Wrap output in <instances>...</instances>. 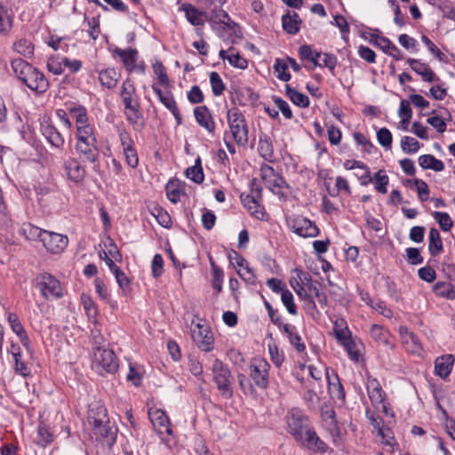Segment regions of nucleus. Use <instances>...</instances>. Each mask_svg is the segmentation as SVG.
Returning <instances> with one entry per match:
<instances>
[{"label":"nucleus","instance_id":"f257e3e1","mask_svg":"<svg viewBox=\"0 0 455 455\" xmlns=\"http://www.w3.org/2000/svg\"><path fill=\"white\" fill-rule=\"evenodd\" d=\"M12 68L17 77L36 93L45 92L49 83L44 75L22 59L12 61Z\"/></svg>","mask_w":455,"mask_h":455},{"label":"nucleus","instance_id":"f03ea898","mask_svg":"<svg viewBox=\"0 0 455 455\" xmlns=\"http://www.w3.org/2000/svg\"><path fill=\"white\" fill-rule=\"evenodd\" d=\"M100 413H102V418H95L90 415L88 421L92 426V434L96 440L111 447L116 443L117 427L110 422L105 409H100Z\"/></svg>","mask_w":455,"mask_h":455},{"label":"nucleus","instance_id":"7ed1b4c3","mask_svg":"<svg viewBox=\"0 0 455 455\" xmlns=\"http://www.w3.org/2000/svg\"><path fill=\"white\" fill-rule=\"evenodd\" d=\"M228 123L235 143L245 147L248 143V126L243 115L237 108L228 111Z\"/></svg>","mask_w":455,"mask_h":455},{"label":"nucleus","instance_id":"20e7f679","mask_svg":"<svg viewBox=\"0 0 455 455\" xmlns=\"http://www.w3.org/2000/svg\"><path fill=\"white\" fill-rule=\"evenodd\" d=\"M213 375V381L216 383L218 390L221 395L227 399L233 396L232 386V374L228 367L224 364L220 359H215L212 366Z\"/></svg>","mask_w":455,"mask_h":455},{"label":"nucleus","instance_id":"39448f33","mask_svg":"<svg viewBox=\"0 0 455 455\" xmlns=\"http://www.w3.org/2000/svg\"><path fill=\"white\" fill-rule=\"evenodd\" d=\"M136 89L132 80L127 78L122 84L121 99L126 111V117L132 123H136L140 117V104L134 99Z\"/></svg>","mask_w":455,"mask_h":455},{"label":"nucleus","instance_id":"423d86ee","mask_svg":"<svg viewBox=\"0 0 455 455\" xmlns=\"http://www.w3.org/2000/svg\"><path fill=\"white\" fill-rule=\"evenodd\" d=\"M36 287L46 299H60L63 295L60 281L49 273L40 274L36 278Z\"/></svg>","mask_w":455,"mask_h":455},{"label":"nucleus","instance_id":"0eeeda50","mask_svg":"<svg viewBox=\"0 0 455 455\" xmlns=\"http://www.w3.org/2000/svg\"><path fill=\"white\" fill-rule=\"evenodd\" d=\"M260 176L265 187L274 194L280 195V189L287 187L283 178L275 172V169L270 165L264 164L260 167Z\"/></svg>","mask_w":455,"mask_h":455},{"label":"nucleus","instance_id":"6e6552de","mask_svg":"<svg viewBox=\"0 0 455 455\" xmlns=\"http://www.w3.org/2000/svg\"><path fill=\"white\" fill-rule=\"evenodd\" d=\"M289 433L298 440H302V435L311 427L307 417L299 411H292L287 419Z\"/></svg>","mask_w":455,"mask_h":455},{"label":"nucleus","instance_id":"1a4fd4ad","mask_svg":"<svg viewBox=\"0 0 455 455\" xmlns=\"http://www.w3.org/2000/svg\"><path fill=\"white\" fill-rule=\"evenodd\" d=\"M191 335L194 342L201 350L210 352L213 349L214 339L207 326L196 323L191 331Z\"/></svg>","mask_w":455,"mask_h":455},{"label":"nucleus","instance_id":"9d476101","mask_svg":"<svg viewBox=\"0 0 455 455\" xmlns=\"http://www.w3.org/2000/svg\"><path fill=\"white\" fill-rule=\"evenodd\" d=\"M269 367L268 363L262 358L254 359L251 363L250 377L259 387H267Z\"/></svg>","mask_w":455,"mask_h":455},{"label":"nucleus","instance_id":"9b49d317","mask_svg":"<svg viewBox=\"0 0 455 455\" xmlns=\"http://www.w3.org/2000/svg\"><path fill=\"white\" fill-rule=\"evenodd\" d=\"M94 358L96 363L108 372L113 373L118 369V360L112 349L99 347L94 352Z\"/></svg>","mask_w":455,"mask_h":455},{"label":"nucleus","instance_id":"f8f14e48","mask_svg":"<svg viewBox=\"0 0 455 455\" xmlns=\"http://www.w3.org/2000/svg\"><path fill=\"white\" fill-rule=\"evenodd\" d=\"M290 226L297 235L302 237H315L319 233L316 225L302 216L291 220Z\"/></svg>","mask_w":455,"mask_h":455},{"label":"nucleus","instance_id":"ddd939ff","mask_svg":"<svg viewBox=\"0 0 455 455\" xmlns=\"http://www.w3.org/2000/svg\"><path fill=\"white\" fill-rule=\"evenodd\" d=\"M148 417L155 430L159 435L172 434L171 423L165 411L151 408L148 410Z\"/></svg>","mask_w":455,"mask_h":455},{"label":"nucleus","instance_id":"4468645a","mask_svg":"<svg viewBox=\"0 0 455 455\" xmlns=\"http://www.w3.org/2000/svg\"><path fill=\"white\" fill-rule=\"evenodd\" d=\"M68 243V236L50 231H47L43 238L44 246L52 253L61 252L67 247Z\"/></svg>","mask_w":455,"mask_h":455},{"label":"nucleus","instance_id":"2eb2a0df","mask_svg":"<svg viewBox=\"0 0 455 455\" xmlns=\"http://www.w3.org/2000/svg\"><path fill=\"white\" fill-rule=\"evenodd\" d=\"M298 443L314 452L323 453L328 449L327 444L316 435L312 427L302 435V440H298Z\"/></svg>","mask_w":455,"mask_h":455},{"label":"nucleus","instance_id":"dca6fc26","mask_svg":"<svg viewBox=\"0 0 455 455\" xmlns=\"http://www.w3.org/2000/svg\"><path fill=\"white\" fill-rule=\"evenodd\" d=\"M298 271V277L301 281V283L307 288L310 292H313L315 297L317 299L318 303L325 307L328 304V297L327 295L321 291L319 289V283L317 282H314L312 280L311 275L308 273H304L301 270Z\"/></svg>","mask_w":455,"mask_h":455},{"label":"nucleus","instance_id":"f3484780","mask_svg":"<svg viewBox=\"0 0 455 455\" xmlns=\"http://www.w3.org/2000/svg\"><path fill=\"white\" fill-rule=\"evenodd\" d=\"M64 168L68 178L78 183L82 181L85 176V169L76 158H68L64 163Z\"/></svg>","mask_w":455,"mask_h":455},{"label":"nucleus","instance_id":"a211bd4d","mask_svg":"<svg viewBox=\"0 0 455 455\" xmlns=\"http://www.w3.org/2000/svg\"><path fill=\"white\" fill-rule=\"evenodd\" d=\"M152 89L155 92V93L158 96L160 101L164 105V107L172 113L177 123L180 124L181 115L179 111V108L176 105V101L172 94L170 92L164 93L162 90L159 89L156 84L152 85Z\"/></svg>","mask_w":455,"mask_h":455},{"label":"nucleus","instance_id":"6ab92c4d","mask_svg":"<svg viewBox=\"0 0 455 455\" xmlns=\"http://www.w3.org/2000/svg\"><path fill=\"white\" fill-rule=\"evenodd\" d=\"M407 62L410 64L411 69L421 76L423 81L432 83L439 79L429 66L421 62L419 60L410 58L407 60Z\"/></svg>","mask_w":455,"mask_h":455},{"label":"nucleus","instance_id":"aec40b11","mask_svg":"<svg viewBox=\"0 0 455 455\" xmlns=\"http://www.w3.org/2000/svg\"><path fill=\"white\" fill-rule=\"evenodd\" d=\"M196 122L209 132L212 133L215 130V124L212 114L206 106L196 107L194 110Z\"/></svg>","mask_w":455,"mask_h":455},{"label":"nucleus","instance_id":"412c9836","mask_svg":"<svg viewBox=\"0 0 455 455\" xmlns=\"http://www.w3.org/2000/svg\"><path fill=\"white\" fill-rule=\"evenodd\" d=\"M120 140L127 164L132 168H136L139 164V158L136 150L131 146V138L127 133L123 132L120 134Z\"/></svg>","mask_w":455,"mask_h":455},{"label":"nucleus","instance_id":"4be33fe9","mask_svg":"<svg viewBox=\"0 0 455 455\" xmlns=\"http://www.w3.org/2000/svg\"><path fill=\"white\" fill-rule=\"evenodd\" d=\"M76 149L83 161L94 163L98 157V148L96 142H76Z\"/></svg>","mask_w":455,"mask_h":455},{"label":"nucleus","instance_id":"5701e85b","mask_svg":"<svg viewBox=\"0 0 455 455\" xmlns=\"http://www.w3.org/2000/svg\"><path fill=\"white\" fill-rule=\"evenodd\" d=\"M454 357L452 355H443L435 359V372L442 379L447 378L452 369Z\"/></svg>","mask_w":455,"mask_h":455},{"label":"nucleus","instance_id":"b1692460","mask_svg":"<svg viewBox=\"0 0 455 455\" xmlns=\"http://www.w3.org/2000/svg\"><path fill=\"white\" fill-rule=\"evenodd\" d=\"M180 9L185 12L186 18L188 22L194 26H203L207 19V14L204 12H200L194 5L190 4H184Z\"/></svg>","mask_w":455,"mask_h":455},{"label":"nucleus","instance_id":"393cba45","mask_svg":"<svg viewBox=\"0 0 455 455\" xmlns=\"http://www.w3.org/2000/svg\"><path fill=\"white\" fill-rule=\"evenodd\" d=\"M301 22L299 14L295 12H288L282 17L283 28L290 35H295L299 31Z\"/></svg>","mask_w":455,"mask_h":455},{"label":"nucleus","instance_id":"a878e982","mask_svg":"<svg viewBox=\"0 0 455 455\" xmlns=\"http://www.w3.org/2000/svg\"><path fill=\"white\" fill-rule=\"evenodd\" d=\"M207 20L212 24H222L228 29H233L237 26L235 21L231 20L228 12L221 9H213L209 17H207Z\"/></svg>","mask_w":455,"mask_h":455},{"label":"nucleus","instance_id":"bb28decb","mask_svg":"<svg viewBox=\"0 0 455 455\" xmlns=\"http://www.w3.org/2000/svg\"><path fill=\"white\" fill-rule=\"evenodd\" d=\"M374 45L379 46L384 52L391 55L396 60L403 59L400 50L387 37L375 36Z\"/></svg>","mask_w":455,"mask_h":455},{"label":"nucleus","instance_id":"cd10ccee","mask_svg":"<svg viewBox=\"0 0 455 455\" xmlns=\"http://www.w3.org/2000/svg\"><path fill=\"white\" fill-rule=\"evenodd\" d=\"M41 131L43 135L52 146L60 148L63 145L64 140L62 136L52 124L47 123L42 124Z\"/></svg>","mask_w":455,"mask_h":455},{"label":"nucleus","instance_id":"c85d7f7f","mask_svg":"<svg viewBox=\"0 0 455 455\" xmlns=\"http://www.w3.org/2000/svg\"><path fill=\"white\" fill-rule=\"evenodd\" d=\"M400 334L402 336V339L403 344L407 345V349L413 354H418L421 350V344L419 341L418 337L413 333L409 331L406 327H400Z\"/></svg>","mask_w":455,"mask_h":455},{"label":"nucleus","instance_id":"c756f323","mask_svg":"<svg viewBox=\"0 0 455 455\" xmlns=\"http://www.w3.org/2000/svg\"><path fill=\"white\" fill-rule=\"evenodd\" d=\"M326 414H329V418L324 419L325 428L332 436L334 444L339 446L340 444V430L335 419V412L333 410H327Z\"/></svg>","mask_w":455,"mask_h":455},{"label":"nucleus","instance_id":"7c9ffc66","mask_svg":"<svg viewBox=\"0 0 455 455\" xmlns=\"http://www.w3.org/2000/svg\"><path fill=\"white\" fill-rule=\"evenodd\" d=\"M367 390L369 398L373 406L383 403L385 401V393L376 379H372L368 382Z\"/></svg>","mask_w":455,"mask_h":455},{"label":"nucleus","instance_id":"2f4dec72","mask_svg":"<svg viewBox=\"0 0 455 455\" xmlns=\"http://www.w3.org/2000/svg\"><path fill=\"white\" fill-rule=\"evenodd\" d=\"M428 251L431 256L435 257L443 251V244L439 231L435 228L429 230Z\"/></svg>","mask_w":455,"mask_h":455},{"label":"nucleus","instance_id":"473e14b6","mask_svg":"<svg viewBox=\"0 0 455 455\" xmlns=\"http://www.w3.org/2000/svg\"><path fill=\"white\" fill-rule=\"evenodd\" d=\"M259 155L267 161L271 162L274 157V148L271 138L265 133L259 135Z\"/></svg>","mask_w":455,"mask_h":455},{"label":"nucleus","instance_id":"72a5a7b5","mask_svg":"<svg viewBox=\"0 0 455 455\" xmlns=\"http://www.w3.org/2000/svg\"><path fill=\"white\" fill-rule=\"evenodd\" d=\"M283 331L286 334L290 343L299 351L303 352L306 348L301 341V337L296 332V327L288 323L282 325Z\"/></svg>","mask_w":455,"mask_h":455},{"label":"nucleus","instance_id":"f704fd0d","mask_svg":"<svg viewBox=\"0 0 455 455\" xmlns=\"http://www.w3.org/2000/svg\"><path fill=\"white\" fill-rule=\"evenodd\" d=\"M114 52L121 57L123 63L127 69L132 71L134 68L137 60L138 51L136 49L128 48L125 50L116 48Z\"/></svg>","mask_w":455,"mask_h":455},{"label":"nucleus","instance_id":"c9c22d12","mask_svg":"<svg viewBox=\"0 0 455 455\" xmlns=\"http://www.w3.org/2000/svg\"><path fill=\"white\" fill-rule=\"evenodd\" d=\"M241 199L244 206L248 208L252 215L259 220L264 218L265 212L259 204V201L261 200L260 198H258L254 195H247L245 197L241 196Z\"/></svg>","mask_w":455,"mask_h":455},{"label":"nucleus","instance_id":"e433bc0d","mask_svg":"<svg viewBox=\"0 0 455 455\" xmlns=\"http://www.w3.org/2000/svg\"><path fill=\"white\" fill-rule=\"evenodd\" d=\"M419 164L423 169H430L435 172H442L444 169V164L432 155L420 156Z\"/></svg>","mask_w":455,"mask_h":455},{"label":"nucleus","instance_id":"4c0bfd02","mask_svg":"<svg viewBox=\"0 0 455 455\" xmlns=\"http://www.w3.org/2000/svg\"><path fill=\"white\" fill-rule=\"evenodd\" d=\"M333 331L336 339L341 345L352 339L351 333L344 319H338L334 322Z\"/></svg>","mask_w":455,"mask_h":455},{"label":"nucleus","instance_id":"58836bf2","mask_svg":"<svg viewBox=\"0 0 455 455\" xmlns=\"http://www.w3.org/2000/svg\"><path fill=\"white\" fill-rule=\"evenodd\" d=\"M186 177L196 184H201L204 180V174L202 167L201 158L197 157L195 164L187 168L185 172Z\"/></svg>","mask_w":455,"mask_h":455},{"label":"nucleus","instance_id":"ea45409f","mask_svg":"<svg viewBox=\"0 0 455 455\" xmlns=\"http://www.w3.org/2000/svg\"><path fill=\"white\" fill-rule=\"evenodd\" d=\"M119 73L116 71L114 68H107L101 72H100L99 79L100 84L108 88L112 89L116 87L118 79H119Z\"/></svg>","mask_w":455,"mask_h":455},{"label":"nucleus","instance_id":"a19ab883","mask_svg":"<svg viewBox=\"0 0 455 455\" xmlns=\"http://www.w3.org/2000/svg\"><path fill=\"white\" fill-rule=\"evenodd\" d=\"M285 92L291 102L300 108H307L309 106V99L307 95L299 92L290 84L285 85Z\"/></svg>","mask_w":455,"mask_h":455},{"label":"nucleus","instance_id":"79ce46f5","mask_svg":"<svg viewBox=\"0 0 455 455\" xmlns=\"http://www.w3.org/2000/svg\"><path fill=\"white\" fill-rule=\"evenodd\" d=\"M12 17L5 6L0 4V35H7L12 28Z\"/></svg>","mask_w":455,"mask_h":455},{"label":"nucleus","instance_id":"37998d69","mask_svg":"<svg viewBox=\"0 0 455 455\" xmlns=\"http://www.w3.org/2000/svg\"><path fill=\"white\" fill-rule=\"evenodd\" d=\"M13 50L26 58H30L34 53V45L27 39H20L13 44Z\"/></svg>","mask_w":455,"mask_h":455},{"label":"nucleus","instance_id":"c03bdc74","mask_svg":"<svg viewBox=\"0 0 455 455\" xmlns=\"http://www.w3.org/2000/svg\"><path fill=\"white\" fill-rule=\"evenodd\" d=\"M165 189L167 197L172 203L177 204L180 200L181 190L177 180H170L166 184Z\"/></svg>","mask_w":455,"mask_h":455},{"label":"nucleus","instance_id":"a18cd8bd","mask_svg":"<svg viewBox=\"0 0 455 455\" xmlns=\"http://www.w3.org/2000/svg\"><path fill=\"white\" fill-rule=\"evenodd\" d=\"M434 291L437 296L444 297L450 299H455V290L450 283L443 282L436 283L434 285Z\"/></svg>","mask_w":455,"mask_h":455},{"label":"nucleus","instance_id":"49530a36","mask_svg":"<svg viewBox=\"0 0 455 455\" xmlns=\"http://www.w3.org/2000/svg\"><path fill=\"white\" fill-rule=\"evenodd\" d=\"M210 83L214 96H220L224 92L226 85L217 72L210 73Z\"/></svg>","mask_w":455,"mask_h":455},{"label":"nucleus","instance_id":"de8ad7c7","mask_svg":"<svg viewBox=\"0 0 455 455\" xmlns=\"http://www.w3.org/2000/svg\"><path fill=\"white\" fill-rule=\"evenodd\" d=\"M288 64L285 60L276 59L274 65V71L278 79L288 82L291 79V74L287 72Z\"/></svg>","mask_w":455,"mask_h":455},{"label":"nucleus","instance_id":"09e8293b","mask_svg":"<svg viewBox=\"0 0 455 455\" xmlns=\"http://www.w3.org/2000/svg\"><path fill=\"white\" fill-rule=\"evenodd\" d=\"M76 142H96L92 128L90 125L76 127Z\"/></svg>","mask_w":455,"mask_h":455},{"label":"nucleus","instance_id":"8fccbe9b","mask_svg":"<svg viewBox=\"0 0 455 455\" xmlns=\"http://www.w3.org/2000/svg\"><path fill=\"white\" fill-rule=\"evenodd\" d=\"M373 180L375 183L376 190L381 194H386L387 191V186L388 184L389 179L388 176L385 174V172L383 170H379L378 172H376L372 178V181Z\"/></svg>","mask_w":455,"mask_h":455},{"label":"nucleus","instance_id":"3c124183","mask_svg":"<svg viewBox=\"0 0 455 455\" xmlns=\"http://www.w3.org/2000/svg\"><path fill=\"white\" fill-rule=\"evenodd\" d=\"M433 217L437 221L443 231H449L453 226L452 220L446 212H434Z\"/></svg>","mask_w":455,"mask_h":455},{"label":"nucleus","instance_id":"603ef678","mask_svg":"<svg viewBox=\"0 0 455 455\" xmlns=\"http://www.w3.org/2000/svg\"><path fill=\"white\" fill-rule=\"evenodd\" d=\"M401 148L407 154L416 153L419 149V142L410 136H404L401 140Z\"/></svg>","mask_w":455,"mask_h":455},{"label":"nucleus","instance_id":"864d4df0","mask_svg":"<svg viewBox=\"0 0 455 455\" xmlns=\"http://www.w3.org/2000/svg\"><path fill=\"white\" fill-rule=\"evenodd\" d=\"M299 53L302 58L312 61L315 67L321 66V64H319L317 61L318 58L321 56V53L313 52L309 45L305 44L300 46L299 48Z\"/></svg>","mask_w":455,"mask_h":455},{"label":"nucleus","instance_id":"5fc2aeb1","mask_svg":"<svg viewBox=\"0 0 455 455\" xmlns=\"http://www.w3.org/2000/svg\"><path fill=\"white\" fill-rule=\"evenodd\" d=\"M52 442V435L44 426H39L37 430L36 443L42 447H46Z\"/></svg>","mask_w":455,"mask_h":455},{"label":"nucleus","instance_id":"6e6d98bb","mask_svg":"<svg viewBox=\"0 0 455 455\" xmlns=\"http://www.w3.org/2000/svg\"><path fill=\"white\" fill-rule=\"evenodd\" d=\"M281 299L287 311L291 315H295L297 314V307L294 304L292 293L288 289H285L281 294Z\"/></svg>","mask_w":455,"mask_h":455},{"label":"nucleus","instance_id":"4d7b16f0","mask_svg":"<svg viewBox=\"0 0 455 455\" xmlns=\"http://www.w3.org/2000/svg\"><path fill=\"white\" fill-rule=\"evenodd\" d=\"M153 69H154L155 74L157 76L159 83L163 86L168 87L170 85V80H169L165 68L163 65V63L160 61L156 62L153 65Z\"/></svg>","mask_w":455,"mask_h":455},{"label":"nucleus","instance_id":"13d9d810","mask_svg":"<svg viewBox=\"0 0 455 455\" xmlns=\"http://www.w3.org/2000/svg\"><path fill=\"white\" fill-rule=\"evenodd\" d=\"M12 225V218L5 202H0V230L6 229Z\"/></svg>","mask_w":455,"mask_h":455},{"label":"nucleus","instance_id":"bf43d9fd","mask_svg":"<svg viewBox=\"0 0 455 455\" xmlns=\"http://www.w3.org/2000/svg\"><path fill=\"white\" fill-rule=\"evenodd\" d=\"M8 321L10 323V325H11L12 331L15 333H17L21 339L24 338V339H28V336L25 332V330H24L22 324L20 323V322L19 321L17 315L9 314Z\"/></svg>","mask_w":455,"mask_h":455},{"label":"nucleus","instance_id":"052dcab7","mask_svg":"<svg viewBox=\"0 0 455 455\" xmlns=\"http://www.w3.org/2000/svg\"><path fill=\"white\" fill-rule=\"evenodd\" d=\"M234 49L230 48L229 52H231L228 57V62L235 68H238L241 69H244L248 66L247 60L242 57L238 52L233 53Z\"/></svg>","mask_w":455,"mask_h":455},{"label":"nucleus","instance_id":"680f3d73","mask_svg":"<svg viewBox=\"0 0 455 455\" xmlns=\"http://www.w3.org/2000/svg\"><path fill=\"white\" fill-rule=\"evenodd\" d=\"M412 182L417 187L419 198L422 202L427 201L428 199L430 193L427 184L424 180L419 179H414Z\"/></svg>","mask_w":455,"mask_h":455},{"label":"nucleus","instance_id":"e2e57ef3","mask_svg":"<svg viewBox=\"0 0 455 455\" xmlns=\"http://www.w3.org/2000/svg\"><path fill=\"white\" fill-rule=\"evenodd\" d=\"M377 139L379 143L385 148H391L392 145V134L387 128H381L377 132Z\"/></svg>","mask_w":455,"mask_h":455},{"label":"nucleus","instance_id":"0e129e2a","mask_svg":"<svg viewBox=\"0 0 455 455\" xmlns=\"http://www.w3.org/2000/svg\"><path fill=\"white\" fill-rule=\"evenodd\" d=\"M418 275L421 280L427 283H433L436 278V273L435 269L429 266L420 267L418 270Z\"/></svg>","mask_w":455,"mask_h":455},{"label":"nucleus","instance_id":"69168bd1","mask_svg":"<svg viewBox=\"0 0 455 455\" xmlns=\"http://www.w3.org/2000/svg\"><path fill=\"white\" fill-rule=\"evenodd\" d=\"M154 211L155 212L153 214L162 227L168 228L171 226L172 220L167 212L158 207H156Z\"/></svg>","mask_w":455,"mask_h":455},{"label":"nucleus","instance_id":"338daca9","mask_svg":"<svg viewBox=\"0 0 455 455\" xmlns=\"http://www.w3.org/2000/svg\"><path fill=\"white\" fill-rule=\"evenodd\" d=\"M407 260L411 265H418L423 262V258L420 255V251L418 248H407L406 249Z\"/></svg>","mask_w":455,"mask_h":455},{"label":"nucleus","instance_id":"774afa93","mask_svg":"<svg viewBox=\"0 0 455 455\" xmlns=\"http://www.w3.org/2000/svg\"><path fill=\"white\" fill-rule=\"evenodd\" d=\"M113 273L116 276V282H117L118 285L120 286V288L124 291H129L130 290V280L128 279L126 275L119 267L115 268V271Z\"/></svg>","mask_w":455,"mask_h":455}]
</instances>
